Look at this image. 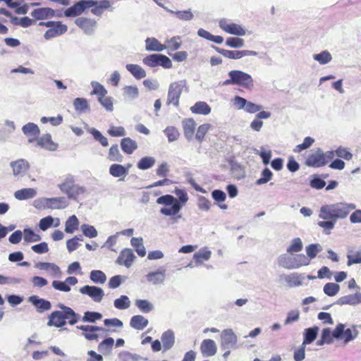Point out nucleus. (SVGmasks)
Here are the masks:
<instances>
[{
  "label": "nucleus",
  "instance_id": "f257e3e1",
  "mask_svg": "<svg viewBox=\"0 0 361 361\" xmlns=\"http://www.w3.org/2000/svg\"><path fill=\"white\" fill-rule=\"evenodd\" d=\"M355 207V204L346 202L325 204L321 207L319 217L322 219H332L336 222L338 219H345Z\"/></svg>",
  "mask_w": 361,
  "mask_h": 361
},
{
  "label": "nucleus",
  "instance_id": "f03ea898",
  "mask_svg": "<svg viewBox=\"0 0 361 361\" xmlns=\"http://www.w3.org/2000/svg\"><path fill=\"white\" fill-rule=\"evenodd\" d=\"M59 307L61 310L54 311L50 314L48 326L61 327L66 324V319H69L68 323L71 325L77 323L79 316L71 307L63 304L59 305Z\"/></svg>",
  "mask_w": 361,
  "mask_h": 361
},
{
  "label": "nucleus",
  "instance_id": "7ed1b4c3",
  "mask_svg": "<svg viewBox=\"0 0 361 361\" xmlns=\"http://www.w3.org/2000/svg\"><path fill=\"white\" fill-rule=\"evenodd\" d=\"M278 264L286 269H297L310 264V259L304 254H282L278 257Z\"/></svg>",
  "mask_w": 361,
  "mask_h": 361
},
{
  "label": "nucleus",
  "instance_id": "20e7f679",
  "mask_svg": "<svg viewBox=\"0 0 361 361\" xmlns=\"http://www.w3.org/2000/svg\"><path fill=\"white\" fill-rule=\"evenodd\" d=\"M68 201L65 197H39L35 200L32 205L37 209H63L68 206Z\"/></svg>",
  "mask_w": 361,
  "mask_h": 361
},
{
  "label": "nucleus",
  "instance_id": "39448f33",
  "mask_svg": "<svg viewBox=\"0 0 361 361\" xmlns=\"http://www.w3.org/2000/svg\"><path fill=\"white\" fill-rule=\"evenodd\" d=\"M228 75L229 78L223 82L224 85H239L247 89H250L253 87L252 76L245 72L233 70L229 71Z\"/></svg>",
  "mask_w": 361,
  "mask_h": 361
},
{
  "label": "nucleus",
  "instance_id": "423d86ee",
  "mask_svg": "<svg viewBox=\"0 0 361 361\" xmlns=\"http://www.w3.org/2000/svg\"><path fill=\"white\" fill-rule=\"evenodd\" d=\"M184 88L188 89L187 82L185 80H182L173 82L170 84L168 90L166 104H172L175 106L179 105V99Z\"/></svg>",
  "mask_w": 361,
  "mask_h": 361
},
{
  "label": "nucleus",
  "instance_id": "0eeeda50",
  "mask_svg": "<svg viewBox=\"0 0 361 361\" xmlns=\"http://www.w3.org/2000/svg\"><path fill=\"white\" fill-rule=\"evenodd\" d=\"M145 65L149 67H156L161 66L164 68H170L172 67L171 59L165 55L153 54H150L142 59Z\"/></svg>",
  "mask_w": 361,
  "mask_h": 361
},
{
  "label": "nucleus",
  "instance_id": "6e6552de",
  "mask_svg": "<svg viewBox=\"0 0 361 361\" xmlns=\"http://www.w3.org/2000/svg\"><path fill=\"white\" fill-rule=\"evenodd\" d=\"M232 102L234 107L237 110H244L249 114L257 113L262 109L261 105L249 102L240 96H235Z\"/></svg>",
  "mask_w": 361,
  "mask_h": 361
},
{
  "label": "nucleus",
  "instance_id": "1a4fd4ad",
  "mask_svg": "<svg viewBox=\"0 0 361 361\" xmlns=\"http://www.w3.org/2000/svg\"><path fill=\"white\" fill-rule=\"evenodd\" d=\"M219 26L224 32L233 35L245 36L246 30L240 25L233 23L226 18H221Z\"/></svg>",
  "mask_w": 361,
  "mask_h": 361
},
{
  "label": "nucleus",
  "instance_id": "9d476101",
  "mask_svg": "<svg viewBox=\"0 0 361 361\" xmlns=\"http://www.w3.org/2000/svg\"><path fill=\"white\" fill-rule=\"evenodd\" d=\"M93 5L92 0H81L75 3L73 6L67 8L64 12V15L66 17L78 16L86 9L90 8Z\"/></svg>",
  "mask_w": 361,
  "mask_h": 361
},
{
  "label": "nucleus",
  "instance_id": "9b49d317",
  "mask_svg": "<svg viewBox=\"0 0 361 361\" xmlns=\"http://www.w3.org/2000/svg\"><path fill=\"white\" fill-rule=\"evenodd\" d=\"M214 48L219 54L230 59H240L244 56L257 55V51L252 50L231 51L217 47H214Z\"/></svg>",
  "mask_w": 361,
  "mask_h": 361
},
{
  "label": "nucleus",
  "instance_id": "f8f14e48",
  "mask_svg": "<svg viewBox=\"0 0 361 361\" xmlns=\"http://www.w3.org/2000/svg\"><path fill=\"white\" fill-rule=\"evenodd\" d=\"M79 291L82 295H88L95 302H100L104 296L103 289L94 286H84Z\"/></svg>",
  "mask_w": 361,
  "mask_h": 361
},
{
  "label": "nucleus",
  "instance_id": "ddd939ff",
  "mask_svg": "<svg viewBox=\"0 0 361 361\" xmlns=\"http://www.w3.org/2000/svg\"><path fill=\"white\" fill-rule=\"evenodd\" d=\"M305 164L307 166L319 168L326 165V161L323 155V150L317 148L312 151L307 157Z\"/></svg>",
  "mask_w": 361,
  "mask_h": 361
},
{
  "label": "nucleus",
  "instance_id": "4468645a",
  "mask_svg": "<svg viewBox=\"0 0 361 361\" xmlns=\"http://www.w3.org/2000/svg\"><path fill=\"white\" fill-rule=\"evenodd\" d=\"M237 341V336L231 329H225L221 334V348L222 350L233 348Z\"/></svg>",
  "mask_w": 361,
  "mask_h": 361
},
{
  "label": "nucleus",
  "instance_id": "2eb2a0df",
  "mask_svg": "<svg viewBox=\"0 0 361 361\" xmlns=\"http://www.w3.org/2000/svg\"><path fill=\"white\" fill-rule=\"evenodd\" d=\"M75 23L88 35H92L97 27V21L92 18H78Z\"/></svg>",
  "mask_w": 361,
  "mask_h": 361
},
{
  "label": "nucleus",
  "instance_id": "dca6fc26",
  "mask_svg": "<svg viewBox=\"0 0 361 361\" xmlns=\"http://www.w3.org/2000/svg\"><path fill=\"white\" fill-rule=\"evenodd\" d=\"M35 267L47 271L54 278H61L62 276L60 267L54 263L39 262L35 264Z\"/></svg>",
  "mask_w": 361,
  "mask_h": 361
},
{
  "label": "nucleus",
  "instance_id": "f3484780",
  "mask_svg": "<svg viewBox=\"0 0 361 361\" xmlns=\"http://www.w3.org/2000/svg\"><path fill=\"white\" fill-rule=\"evenodd\" d=\"M10 166L13 169V176L18 178L23 177L30 168L28 161L23 159L11 161Z\"/></svg>",
  "mask_w": 361,
  "mask_h": 361
},
{
  "label": "nucleus",
  "instance_id": "a211bd4d",
  "mask_svg": "<svg viewBox=\"0 0 361 361\" xmlns=\"http://www.w3.org/2000/svg\"><path fill=\"white\" fill-rule=\"evenodd\" d=\"M77 329L82 330V336L88 341H97L99 336L95 334L96 331H105V329L100 326L91 325L78 326Z\"/></svg>",
  "mask_w": 361,
  "mask_h": 361
},
{
  "label": "nucleus",
  "instance_id": "6ab92c4d",
  "mask_svg": "<svg viewBox=\"0 0 361 361\" xmlns=\"http://www.w3.org/2000/svg\"><path fill=\"white\" fill-rule=\"evenodd\" d=\"M136 258L133 250L126 248L123 250L116 259V263L119 265H124L129 268L132 266L135 259Z\"/></svg>",
  "mask_w": 361,
  "mask_h": 361
},
{
  "label": "nucleus",
  "instance_id": "aec40b11",
  "mask_svg": "<svg viewBox=\"0 0 361 361\" xmlns=\"http://www.w3.org/2000/svg\"><path fill=\"white\" fill-rule=\"evenodd\" d=\"M145 277L147 282L152 285L162 284L166 279V270L159 269L157 271L149 272Z\"/></svg>",
  "mask_w": 361,
  "mask_h": 361
},
{
  "label": "nucleus",
  "instance_id": "412c9836",
  "mask_svg": "<svg viewBox=\"0 0 361 361\" xmlns=\"http://www.w3.org/2000/svg\"><path fill=\"white\" fill-rule=\"evenodd\" d=\"M23 133L28 137V142L30 143L37 140V136L39 135V128L37 125L34 123H28L24 125L22 128Z\"/></svg>",
  "mask_w": 361,
  "mask_h": 361
},
{
  "label": "nucleus",
  "instance_id": "4be33fe9",
  "mask_svg": "<svg viewBox=\"0 0 361 361\" xmlns=\"http://www.w3.org/2000/svg\"><path fill=\"white\" fill-rule=\"evenodd\" d=\"M361 303V292L342 296L338 299L336 304L339 305H349L355 306Z\"/></svg>",
  "mask_w": 361,
  "mask_h": 361
},
{
  "label": "nucleus",
  "instance_id": "5701e85b",
  "mask_svg": "<svg viewBox=\"0 0 361 361\" xmlns=\"http://www.w3.org/2000/svg\"><path fill=\"white\" fill-rule=\"evenodd\" d=\"M217 350L216 343L212 339H204L200 345V351L204 357H211Z\"/></svg>",
  "mask_w": 361,
  "mask_h": 361
},
{
  "label": "nucleus",
  "instance_id": "b1692460",
  "mask_svg": "<svg viewBox=\"0 0 361 361\" xmlns=\"http://www.w3.org/2000/svg\"><path fill=\"white\" fill-rule=\"evenodd\" d=\"M281 279L287 283L290 287H297L302 284L305 279V275L298 273H291L290 274L280 276Z\"/></svg>",
  "mask_w": 361,
  "mask_h": 361
},
{
  "label": "nucleus",
  "instance_id": "393cba45",
  "mask_svg": "<svg viewBox=\"0 0 361 361\" xmlns=\"http://www.w3.org/2000/svg\"><path fill=\"white\" fill-rule=\"evenodd\" d=\"M37 145L49 151H54L57 148V145L51 140L50 134H44L37 139Z\"/></svg>",
  "mask_w": 361,
  "mask_h": 361
},
{
  "label": "nucleus",
  "instance_id": "a878e982",
  "mask_svg": "<svg viewBox=\"0 0 361 361\" xmlns=\"http://www.w3.org/2000/svg\"><path fill=\"white\" fill-rule=\"evenodd\" d=\"M29 302H30L39 312H43L51 309V303L49 301L42 298H39L38 296L32 295L29 298Z\"/></svg>",
  "mask_w": 361,
  "mask_h": 361
},
{
  "label": "nucleus",
  "instance_id": "bb28decb",
  "mask_svg": "<svg viewBox=\"0 0 361 361\" xmlns=\"http://www.w3.org/2000/svg\"><path fill=\"white\" fill-rule=\"evenodd\" d=\"M55 15V11L50 8H40L35 9L31 16L37 20H43L52 18Z\"/></svg>",
  "mask_w": 361,
  "mask_h": 361
},
{
  "label": "nucleus",
  "instance_id": "cd10ccee",
  "mask_svg": "<svg viewBox=\"0 0 361 361\" xmlns=\"http://www.w3.org/2000/svg\"><path fill=\"white\" fill-rule=\"evenodd\" d=\"M37 195L35 188H27L18 190L14 192V197L18 200H26L34 198Z\"/></svg>",
  "mask_w": 361,
  "mask_h": 361
},
{
  "label": "nucleus",
  "instance_id": "c85d7f7f",
  "mask_svg": "<svg viewBox=\"0 0 361 361\" xmlns=\"http://www.w3.org/2000/svg\"><path fill=\"white\" fill-rule=\"evenodd\" d=\"M109 173L115 178H119L120 180H123L128 175V169L124 168V166L118 164H114L109 167Z\"/></svg>",
  "mask_w": 361,
  "mask_h": 361
},
{
  "label": "nucleus",
  "instance_id": "c756f323",
  "mask_svg": "<svg viewBox=\"0 0 361 361\" xmlns=\"http://www.w3.org/2000/svg\"><path fill=\"white\" fill-rule=\"evenodd\" d=\"M94 5L90 7L91 12L95 16H101L104 11L111 7V4L109 0L96 1L92 0Z\"/></svg>",
  "mask_w": 361,
  "mask_h": 361
},
{
  "label": "nucleus",
  "instance_id": "7c9ffc66",
  "mask_svg": "<svg viewBox=\"0 0 361 361\" xmlns=\"http://www.w3.org/2000/svg\"><path fill=\"white\" fill-rule=\"evenodd\" d=\"M184 135L187 140H191L193 137L196 123L192 118H188L183 121Z\"/></svg>",
  "mask_w": 361,
  "mask_h": 361
},
{
  "label": "nucleus",
  "instance_id": "2f4dec72",
  "mask_svg": "<svg viewBox=\"0 0 361 361\" xmlns=\"http://www.w3.org/2000/svg\"><path fill=\"white\" fill-rule=\"evenodd\" d=\"M164 350L171 349L175 343V336L173 331L168 330L164 332L161 336Z\"/></svg>",
  "mask_w": 361,
  "mask_h": 361
},
{
  "label": "nucleus",
  "instance_id": "473e14b6",
  "mask_svg": "<svg viewBox=\"0 0 361 361\" xmlns=\"http://www.w3.org/2000/svg\"><path fill=\"white\" fill-rule=\"evenodd\" d=\"M149 324L148 319L143 316L137 314L132 317L130 325L136 330H143Z\"/></svg>",
  "mask_w": 361,
  "mask_h": 361
},
{
  "label": "nucleus",
  "instance_id": "72a5a7b5",
  "mask_svg": "<svg viewBox=\"0 0 361 361\" xmlns=\"http://www.w3.org/2000/svg\"><path fill=\"white\" fill-rule=\"evenodd\" d=\"M145 49L147 51H161L166 49V47L161 44L154 37H148L145 39Z\"/></svg>",
  "mask_w": 361,
  "mask_h": 361
},
{
  "label": "nucleus",
  "instance_id": "f704fd0d",
  "mask_svg": "<svg viewBox=\"0 0 361 361\" xmlns=\"http://www.w3.org/2000/svg\"><path fill=\"white\" fill-rule=\"evenodd\" d=\"M190 111L196 114L208 115L212 109L205 102H197L190 107Z\"/></svg>",
  "mask_w": 361,
  "mask_h": 361
},
{
  "label": "nucleus",
  "instance_id": "c9c22d12",
  "mask_svg": "<svg viewBox=\"0 0 361 361\" xmlns=\"http://www.w3.org/2000/svg\"><path fill=\"white\" fill-rule=\"evenodd\" d=\"M75 182V177L72 175H68L65 177L63 182L59 184L58 187L61 192L67 195L74 186Z\"/></svg>",
  "mask_w": 361,
  "mask_h": 361
},
{
  "label": "nucleus",
  "instance_id": "e433bc0d",
  "mask_svg": "<svg viewBox=\"0 0 361 361\" xmlns=\"http://www.w3.org/2000/svg\"><path fill=\"white\" fill-rule=\"evenodd\" d=\"M319 331V327L314 326L305 329L304 331V340L302 344L306 345L312 343L317 338Z\"/></svg>",
  "mask_w": 361,
  "mask_h": 361
},
{
  "label": "nucleus",
  "instance_id": "4c0bfd02",
  "mask_svg": "<svg viewBox=\"0 0 361 361\" xmlns=\"http://www.w3.org/2000/svg\"><path fill=\"white\" fill-rule=\"evenodd\" d=\"M121 147L125 153L131 154L137 148V145L130 137H125L121 141Z\"/></svg>",
  "mask_w": 361,
  "mask_h": 361
},
{
  "label": "nucleus",
  "instance_id": "58836bf2",
  "mask_svg": "<svg viewBox=\"0 0 361 361\" xmlns=\"http://www.w3.org/2000/svg\"><path fill=\"white\" fill-rule=\"evenodd\" d=\"M123 95L126 100H133L138 97L139 90L136 85H127L123 88Z\"/></svg>",
  "mask_w": 361,
  "mask_h": 361
},
{
  "label": "nucleus",
  "instance_id": "ea45409f",
  "mask_svg": "<svg viewBox=\"0 0 361 361\" xmlns=\"http://www.w3.org/2000/svg\"><path fill=\"white\" fill-rule=\"evenodd\" d=\"M126 68L136 79H142L146 76L145 71L139 65L129 63Z\"/></svg>",
  "mask_w": 361,
  "mask_h": 361
},
{
  "label": "nucleus",
  "instance_id": "a19ab883",
  "mask_svg": "<svg viewBox=\"0 0 361 361\" xmlns=\"http://www.w3.org/2000/svg\"><path fill=\"white\" fill-rule=\"evenodd\" d=\"M79 226V221L75 215L71 216L66 221L65 231L67 233H73Z\"/></svg>",
  "mask_w": 361,
  "mask_h": 361
},
{
  "label": "nucleus",
  "instance_id": "79ce46f5",
  "mask_svg": "<svg viewBox=\"0 0 361 361\" xmlns=\"http://www.w3.org/2000/svg\"><path fill=\"white\" fill-rule=\"evenodd\" d=\"M114 343V338H107L99 344L98 350L104 355L109 354L112 350Z\"/></svg>",
  "mask_w": 361,
  "mask_h": 361
},
{
  "label": "nucleus",
  "instance_id": "37998d69",
  "mask_svg": "<svg viewBox=\"0 0 361 361\" xmlns=\"http://www.w3.org/2000/svg\"><path fill=\"white\" fill-rule=\"evenodd\" d=\"M313 59L321 65H325L332 60L331 54L329 51L324 50L319 54H313Z\"/></svg>",
  "mask_w": 361,
  "mask_h": 361
},
{
  "label": "nucleus",
  "instance_id": "c03bdc74",
  "mask_svg": "<svg viewBox=\"0 0 361 361\" xmlns=\"http://www.w3.org/2000/svg\"><path fill=\"white\" fill-rule=\"evenodd\" d=\"M73 106L76 111L86 112L90 111V105L85 98L77 97L73 100Z\"/></svg>",
  "mask_w": 361,
  "mask_h": 361
},
{
  "label": "nucleus",
  "instance_id": "a18cd8bd",
  "mask_svg": "<svg viewBox=\"0 0 361 361\" xmlns=\"http://www.w3.org/2000/svg\"><path fill=\"white\" fill-rule=\"evenodd\" d=\"M164 9L170 13L176 15V17L181 20H190L193 18V14L190 9L177 11L171 10L168 8H164Z\"/></svg>",
  "mask_w": 361,
  "mask_h": 361
},
{
  "label": "nucleus",
  "instance_id": "49530a36",
  "mask_svg": "<svg viewBox=\"0 0 361 361\" xmlns=\"http://www.w3.org/2000/svg\"><path fill=\"white\" fill-rule=\"evenodd\" d=\"M107 158L111 161L121 162L123 161V155L120 153L118 145H113L110 147Z\"/></svg>",
  "mask_w": 361,
  "mask_h": 361
},
{
  "label": "nucleus",
  "instance_id": "de8ad7c7",
  "mask_svg": "<svg viewBox=\"0 0 361 361\" xmlns=\"http://www.w3.org/2000/svg\"><path fill=\"white\" fill-rule=\"evenodd\" d=\"M303 245L300 238H293L290 245L287 247V252L289 254H293L300 252L302 250Z\"/></svg>",
  "mask_w": 361,
  "mask_h": 361
},
{
  "label": "nucleus",
  "instance_id": "09e8293b",
  "mask_svg": "<svg viewBox=\"0 0 361 361\" xmlns=\"http://www.w3.org/2000/svg\"><path fill=\"white\" fill-rule=\"evenodd\" d=\"M156 162V160L152 157H145L142 158L137 164V166L140 170H147L152 168Z\"/></svg>",
  "mask_w": 361,
  "mask_h": 361
},
{
  "label": "nucleus",
  "instance_id": "8fccbe9b",
  "mask_svg": "<svg viewBox=\"0 0 361 361\" xmlns=\"http://www.w3.org/2000/svg\"><path fill=\"white\" fill-rule=\"evenodd\" d=\"M135 305L144 313H148L154 309V305L148 300L137 299L135 300Z\"/></svg>",
  "mask_w": 361,
  "mask_h": 361
},
{
  "label": "nucleus",
  "instance_id": "3c124183",
  "mask_svg": "<svg viewBox=\"0 0 361 361\" xmlns=\"http://www.w3.org/2000/svg\"><path fill=\"white\" fill-rule=\"evenodd\" d=\"M90 278L94 283L103 284L106 281V276L100 270H93L90 272Z\"/></svg>",
  "mask_w": 361,
  "mask_h": 361
},
{
  "label": "nucleus",
  "instance_id": "603ef678",
  "mask_svg": "<svg viewBox=\"0 0 361 361\" xmlns=\"http://www.w3.org/2000/svg\"><path fill=\"white\" fill-rule=\"evenodd\" d=\"M114 307L118 310H126L130 306V300L126 295H121L114 302Z\"/></svg>",
  "mask_w": 361,
  "mask_h": 361
},
{
  "label": "nucleus",
  "instance_id": "864d4df0",
  "mask_svg": "<svg viewBox=\"0 0 361 361\" xmlns=\"http://www.w3.org/2000/svg\"><path fill=\"white\" fill-rule=\"evenodd\" d=\"M322 250V247L321 245L318 243L311 244L306 247V253L307 257L310 259V262L311 259H314L317 255Z\"/></svg>",
  "mask_w": 361,
  "mask_h": 361
},
{
  "label": "nucleus",
  "instance_id": "5fc2aeb1",
  "mask_svg": "<svg viewBox=\"0 0 361 361\" xmlns=\"http://www.w3.org/2000/svg\"><path fill=\"white\" fill-rule=\"evenodd\" d=\"M91 86L92 87V94H95L99 97L106 96L107 94V90L106 88L97 81H92Z\"/></svg>",
  "mask_w": 361,
  "mask_h": 361
},
{
  "label": "nucleus",
  "instance_id": "6e6d98bb",
  "mask_svg": "<svg viewBox=\"0 0 361 361\" xmlns=\"http://www.w3.org/2000/svg\"><path fill=\"white\" fill-rule=\"evenodd\" d=\"M86 191L87 190L84 186L75 184L71 190L67 195V197L69 199L76 200L78 196L83 195Z\"/></svg>",
  "mask_w": 361,
  "mask_h": 361
},
{
  "label": "nucleus",
  "instance_id": "4d7b16f0",
  "mask_svg": "<svg viewBox=\"0 0 361 361\" xmlns=\"http://www.w3.org/2000/svg\"><path fill=\"white\" fill-rule=\"evenodd\" d=\"M23 233V239L25 242L32 243L37 242L41 240V236L39 234L35 233L30 228L24 229Z\"/></svg>",
  "mask_w": 361,
  "mask_h": 361
},
{
  "label": "nucleus",
  "instance_id": "13d9d810",
  "mask_svg": "<svg viewBox=\"0 0 361 361\" xmlns=\"http://www.w3.org/2000/svg\"><path fill=\"white\" fill-rule=\"evenodd\" d=\"M102 318V314L97 312H85L82 318L83 322L94 323L97 320H99Z\"/></svg>",
  "mask_w": 361,
  "mask_h": 361
},
{
  "label": "nucleus",
  "instance_id": "bf43d9fd",
  "mask_svg": "<svg viewBox=\"0 0 361 361\" xmlns=\"http://www.w3.org/2000/svg\"><path fill=\"white\" fill-rule=\"evenodd\" d=\"M80 229L84 235L90 238H95L98 235L97 229L93 226L89 224H84L81 225Z\"/></svg>",
  "mask_w": 361,
  "mask_h": 361
},
{
  "label": "nucleus",
  "instance_id": "052dcab7",
  "mask_svg": "<svg viewBox=\"0 0 361 361\" xmlns=\"http://www.w3.org/2000/svg\"><path fill=\"white\" fill-rule=\"evenodd\" d=\"M34 21L28 17H23L19 18L18 17H12L11 19V23L13 25H20L23 27H27L30 26Z\"/></svg>",
  "mask_w": 361,
  "mask_h": 361
},
{
  "label": "nucleus",
  "instance_id": "680f3d73",
  "mask_svg": "<svg viewBox=\"0 0 361 361\" xmlns=\"http://www.w3.org/2000/svg\"><path fill=\"white\" fill-rule=\"evenodd\" d=\"M340 290V286L335 283H327L324 286V292L328 296L336 295Z\"/></svg>",
  "mask_w": 361,
  "mask_h": 361
},
{
  "label": "nucleus",
  "instance_id": "e2e57ef3",
  "mask_svg": "<svg viewBox=\"0 0 361 361\" xmlns=\"http://www.w3.org/2000/svg\"><path fill=\"white\" fill-rule=\"evenodd\" d=\"M164 132L167 136L169 142L177 140L180 135L178 130L173 126L167 127Z\"/></svg>",
  "mask_w": 361,
  "mask_h": 361
},
{
  "label": "nucleus",
  "instance_id": "0e129e2a",
  "mask_svg": "<svg viewBox=\"0 0 361 361\" xmlns=\"http://www.w3.org/2000/svg\"><path fill=\"white\" fill-rule=\"evenodd\" d=\"M211 251L206 250H200L194 254V259L197 263L201 264L203 261H207L211 257Z\"/></svg>",
  "mask_w": 361,
  "mask_h": 361
},
{
  "label": "nucleus",
  "instance_id": "69168bd1",
  "mask_svg": "<svg viewBox=\"0 0 361 361\" xmlns=\"http://www.w3.org/2000/svg\"><path fill=\"white\" fill-rule=\"evenodd\" d=\"M180 209L181 206L177 201H176L171 208H161L160 212L166 216H171L178 214Z\"/></svg>",
  "mask_w": 361,
  "mask_h": 361
},
{
  "label": "nucleus",
  "instance_id": "338daca9",
  "mask_svg": "<svg viewBox=\"0 0 361 361\" xmlns=\"http://www.w3.org/2000/svg\"><path fill=\"white\" fill-rule=\"evenodd\" d=\"M88 131L93 135L94 138L100 142V144L106 147L109 145L108 140L106 137L103 136L102 133L95 128H90Z\"/></svg>",
  "mask_w": 361,
  "mask_h": 361
},
{
  "label": "nucleus",
  "instance_id": "774afa93",
  "mask_svg": "<svg viewBox=\"0 0 361 361\" xmlns=\"http://www.w3.org/2000/svg\"><path fill=\"white\" fill-rule=\"evenodd\" d=\"M118 357L121 361H138L141 357L137 354H133L128 351H123L119 353Z\"/></svg>",
  "mask_w": 361,
  "mask_h": 361
}]
</instances>
